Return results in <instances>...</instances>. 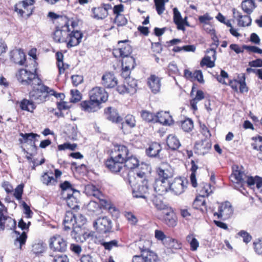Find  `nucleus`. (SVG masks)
Returning a JSON list of instances; mask_svg holds the SVG:
<instances>
[{"mask_svg":"<svg viewBox=\"0 0 262 262\" xmlns=\"http://www.w3.org/2000/svg\"><path fill=\"white\" fill-rule=\"evenodd\" d=\"M119 47L113 50L114 56L121 62L122 66H134L136 64L135 58L131 56L133 48L128 39L119 40Z\"/></svg>","mask_w":262,"mask_h":262,"instance_id":"f257e3e1","label":"nucleus"},{"mask_svg":"<svg viewBox=\"0 0 262 262\" xmlns=\"http://www.w3.org/2000/svg\"><path fill=\"white\" fill-rule=\"evenodd\" d=\"M231 179L232 182L236 184L234 187L238 189L244 194H245L243 191L245 190L243 188L244 185L247 183L249 187L252 188L256 184L257 180L256 177L253 178L247 176L237 166L233 167V172L231 176Z\"/></svg>","mask_w":262,"mask_h":262,"instance_id":"f03ea898","label":"nucleus"},{"mask_svg":"<svg viewBox=\"0 0 262 262\" xmlns=\"http://www.w3.org/2000/svg\"><path fill=\"white\" fill-rule=\"evenodd\" d=\"M32 90L29 92V98L35 104H40L49 99L50 94H54V90L44 85L40 80L38 84L31 86Z\"/></svg>","mask_w":262,"mask_h":262,"instance_id":"7ed1b4c3","label":"nucleus"},{"mask_svg":"<svg viewBox=\"0 0 262 262\" xmlns=\"http://www.w3.org/2000/svg\"><path fill=\"white\" fill-rule=\"evenodd\" d=\"M18 80L23 85L31 86L38 84L40 82V79L38 77L36 69L33 71L21 69L16 74Z\"/></svg>","mask_w":262,"mask_h":262,"instance_id":"20e7f679","label":"nucleus"},{"mask_svg":"<svg viewBox=\"0 0 262 262\" xmlns=\"http://www.w3.org/2000/svg\"><path fill=\"white\" fill-rule=\"evenodd\" d=\"M97 231L101 234H105L112 231V222L106 216L100 217L93 223Z\"/></svg>","mask_w":262,"mask_h":262,"instance_id":"39448f33","label":"nucleus"},{"mask_svg":"<svg viewBox=\"0 0 262 262\" xmlns=\"http://www.w3.org/2000/svg\"><path fill=\"white\" fill-rule=\"evenodd\" d=\"M137 90V81L135 79L129 78L123 84L117 87V92L120 94H128L130 95L136 93Z\"/></svg>","mask_w":262,"mask_h":262,"instance_id":"423d86ee","label":"nucleus"},{"mask_svg":"<svg viewBox=\"0 0 262 262\" xmlns=\"http://www.w3.org/2000/svg\"><path fill=\"white\" fill-rule=\"evenodd\" d=\"M89 97L91 100L100 104L107 101L108 94L104 89L96 86L89 92Z\"/></svg>","mask_w":262,"mask_h":262,"instance_id":"0eeeda50","label":"nucleus"},{"mask_svg":"<svg viewBox=\"0 0 262 262\" xmlns=\"http://www.w3.org/2000/svg\"><path fill=\"white\" fill-rule=\"evenodd\" d=\"M67 242L59 235H55L50 239V247L54 251L63 252L67 249Z\"/></svg>","mask_w":262,"mask_h":262,"instance_id":"6e6552de","label":"nucleus"},{"mask_svg":"<svg viewBox=\"0 0 262 262\" xmlns=\"http://www.w3.org/2000/svg\"><path fill=\"white\" fill-rule=\"evenodd\" d=\"M158 122L163 125H170L173 123L172 117L167 112H160L156 115L148 112V122Z\"/></svg>","mask_w":262,"mask_h":262,"instance_id":"1a4fd4ad","label":"nucleus"},{"mask_svg":"<svg viewBox=\"0 0 262 262\" xmlns=\"http://www.w3.org/2000/svg\"><path fill=\"white\" fill-rule=\"evenodd\" d=\"M35 0H24L16 3L14 6V11L20 16L23 17L25 13V11L23 10L21 8H23L26 11L27 17H29L33 13V9H28L29 6H32L34 4Z\"/></svg>","mask_w":262,"mask_h":262,"instance_id":"9d476101","label":"nucleus"},{"mask_svg":"<svg viewBox=\"0 0 262 262\" xmlns=\"http://www.w3.org/2000/svg\"><path fill=\"white\" fill-rule=\"evenodd\" d=\"M69 32H70L69 23L61 28L58 27V25H57L52 34L54 41L57 43L66 42L67 39V33Z\"/></svg>","mask_w":262,"mask_h":262,"instance_id":"9b49d317","label":"nucleus"},{"mask_svg":"<svg viewBox=\"0 0 262 262\" xmlns=\"http://www.w3.org/2000/svg\"><path fill=\"white\" fill-rule=\"evenodd\" d=\"M83 34L80 31L71 30L67 33V39H66L67 47L68 48L78 45L81 41Z\"/></svg>","mask_w":262,"mask_h":262,"instance_id":"f8f14e48","label":"nucleus"},{"mask_svg":"<svg viewBox=\"0 0 262 262\" xmlns=\"http://www.w3.org/2000/svg\"><path fill=\"white\" fill-rule=\"evenodd\" d=\"M16 222L11 217L4 215V209L0 208V231L5 229L13 230L16 228Z\"/></svg>","mask_w":262,"mask_h":262,"instance_id":"ddd939ff","label":"nucleus"},{"mask_svg":"<svg viewBox=\"0 0 262 262\" xmlns=\"http://www.w3.org/2000/svg\"><path fill=\"white\" fill-rule=\"evenodd\" d=\"M130 154L128 148L124 145H116L114 146L112 150L111 156L115 159L118 160L121 162H124V160Z\"/></svg>","mask_w":262,"mask_h":262,"instance_id":"4468645a","label":"nucleus"},{"mask_svg":"<svg viewBox=\"0 0 262 262\" xmlns=\"http://www.w3.org/2000/svg\"><path fill=\"white\" fill-rule=\"evenodd\" d=\"M233 213V210L231 204L229 202H226L220 206L219 212H214V215H216L218 219L225 220L230 217Z\"/></svg>","mask_w":262,"mask_h":262,"instance_id":"2eb2a0df","label":"nucleus"},{"mask_svg":"<svg viewBox=\"0 0 262 262\" xmlns=\"http://www.w3.org/2000/svg\"><path fill=\"white\" fill-rule=\"evenodd\" d=\"M10 60L14 63L23 66L26 62V55L21 49H15L10 53Z\"/></svg>","mask_w":262,"mask_h":262,"instance_id":"dca6fc26","label":"nucleus"},{"mask_svg":"<svg viewBox=\"0 0 262 262\" xmlns=\"http://www.w3.org/2000/svg\"><path fill=\"white\" fill-rule=\"evenodd\" d=\"M153 187L158 194L163 195L169 189V181L161 178L156 179Z\"/></svg>","mask_w":262,"mask_h":262,"instance_id":"f3484780","label":"nucleus"},{"mask_svg":"<svg viewBox=\"0 0 262 262\" xmlns=\"http://www.w3.org/2000/svg\"><path fill=\"white\" fill-rule=\"evenodd\" d=\"M157 172L160 178L169 181V179L173 177V170L167 163H163L158 168Z\"/></svg>","mask_w":262,"mask_h":262,"instance_id":"a211bd4d","label":"nucleus"},{"mask_svg":"<svg viewBox=\"0 0 262 262\" xmlns=\"http://www.w3.org/2000/svg\"><path fill=\"white\" fill-rule=\"evenodd\" d=\"M105 164L112 172L116 173L120 172L122 168L123 162L115 159L111 156L110 158L106 161Z\"/></svg>","mask_w":262,"mask_h":262,"instance_id":"6ab92c4d","label":"nucleus"},{"mask_svg":"<svg viewBox=\"0 0 262 262\" xmlns=\"http://www.w3.org/2000/svg\"><path fill=\"white\" fill-rule=\"evenodd\" d=\"M76 223V217L75 215L72 211H66L63 221L64 230L65 231H68L72 228H74Z\"/></svg>","mask_w":262,"mask_h":262,"instance_id":"aec40b11","label":"nucleus"},{"mask_svg":"<svg viewBox=\"0 0 262 262\" xmlns=\"http://www.w3.org/2000/svg\"><path fill=\"white\" fill-rule=\"evenodd\" d=\"M211 147V143L208 140L198 141L195 144V152L199 155H205L207 153Z\"/></svg>","mask_w":262,"mask_h":262,"instance_id":"412c9836","label":"nucleus"},{"mask_svg":"<svg viewBox=\"0 0 262 262\" xmlns=\"http://www.w3.org/2000/svg\"><path fill=\"white\" fill-rule=\"evenodd\" d=\"M117 83V78L113 73H106L102 77V84L106 88H113L116 86Z\"/></svg>","mask_w":262,"mask_h":262,"instance_id":"4be33fe9","label":"nucleus"},{"mask_svg":"<svg viewBox=\"0 0 262 262\" xmlns=\"http://www.w3.org/2000/svg\"><path fill=\"white\" fill-rule=\"evenodd\" d=\"M169 189L177 195L182 193L186 187L184 185V181L181 178H176L172 183L169 182Z\"/></svg>","mask_w":262,"mask_h":262,"instance_id":"5701e85b","label":"nucleus"},{"mask_svg":"<svg viewBox=\"0 0 262 262\" xmlns=\"http://www.w3.org/2000/svg\"><path fill=\"white\" fill-rule=\"evenodd\" d=\"M163 213L164 214L163 217L164 222L169 227L176 226V215L171 208H167V209L164 210Z\"/></svg>","mask_w":262,"mask_h":262,"instance_id":"b1692460","label":"nucleus"},{"mask_svg":"<svg viewBox=\"0 0 262 262\" xmlns=\"http://www.w3.org/2000/svg\"><path fill=\"white\" fill-rule=\"evenodd\" d=\"M148 85L153 94L159 93L161 86L160 78L155 75H151L148 81Z\"/></svg>","mask_w":262,"mask_h":262,"instance_id":"393cba45","label":"nucleus"},{"mask_svg":"<svg viewBox=\"0 0 262 262\" xmlns=\"http://www.w3.org/2000/svg\"><path fill=\"white\" fill-rule=\"evenodd\" d=\"M105 114L106 118L113 122L119 123L122 120L117 111L112 107H108L105 110Z\"/></svg>","mask_w":262,"mask_h":262,"instance_id":"a878e982","label":"nucleus"},{"mask_svg":"<svg viewBox=\"0 0 262 262\" xmlns=\"http://www.w3.org/2000/svg\"><path fill=\"white\" fill-rule=\"evenodd\" d=\"M147 191V181L142 182V184L138 186L137 190L133 189L132 193L134 198L146 199Z\"/></svg>","mask_w":262,"mask_h":262,"instance_id":"bb28decb","label":"nucleus"},{"mask_svg":"<svg viewBox=\"0 0 262 262\" xmlns=\"http://www.w3.org/2000/svg\"><path fill=\"white\" fill-rule=\"evenodd\" d=\"M85 192L87 195L93 196L96 198L101 200L103 194L99 188L93 184H89L85 186Z\"/></svg>","mask_w":262,"mask_h":262,"instance_id":"cd10ccee","label":"nucleus"},{"mask_svg":"<svg viewBox=\"0 0 262 262\" xmlns=\"http://www.w3.org/2000/svg\"><path fill=\"white\" fill-rule=\"evenodd\" d=\"M48 16L51 18L56 19L57 25L58 27H63L69 23V18L65 15H59L53 12H49Z\"/></svg>","mask_w":262,"mask_h":262,"instance_id":"c85d7f7f","label":"nucleus"},{"mask_svg":"<svg viewBox=\"0 0 262 262\" xmlns=\"http://www.w3.org/2000/svg\"><path fill=\"white\" fill-rule=\"evenodd\" d=\"M173 21L177 26V28L179 30H184V25L186 24L185 19H183L182 18L181 15L179 11L177 8L173 9Z\"/></svg>","mask_w":262,"mask_h":262,"instance_id":"c756f323","label":"nucleus"},{"mask_svg":"<svg viewBox=\"0 0 262 262\" xmlns=\"http://www.w3.org/2000/svg\"><path fill=\"white\" fill-rule=\"evenodd\" d=\"M80 105L82 110L85 112H94L99 108V104L94 102L90 99V100L82 101Z\"/></svg>","mask_w":262,"mask_h":262,"instance_id":"7c9ffc66","label":"nucleus"},{"mask_svg":"<svg viewBox=\"0 0 262 262\" xmlns=\"http://www.w3.org/2000/svg\"><path fill=\"white\" fill-rule=\"evenodd\" d=\"M209 55L206 56L201 61V66H214V61L216 60L214 49H211L207 51Z\"/></svg>","mask_w":262,"mask_h":262,"instance_id":"2f4dec72","label":"nucleus"},{"mask_svg":"<svg viewBox=\"0 0 262 262\" xmlns=\"http://www.w3.org/2000/svg\"><path fill=\"white\" fill-rule=\"evenodd\" d=\"M40 180L42 183L47 186L55 185L57 183V179L53 177L52 171L45 172L41 177Z\"/></svg>","mask_w":262,"mask_h":262,"instance_id":"473e14b6","label":"nucleus"},{"mask_svg":"<svg viewBox=\"0 0 262 262\" xmlns=\"http://www.w3.org/2000/svg\"><path fill=\"white\" fill-rule=\"evenodd\" d=\"M242 10L247 14H251L256 7L254 0H244L241 5Z\"/></svg>","mask_w":262,"mask_h":262,"instance_id":"72a5a7b5","label":"nucleus"},{"mask_svg":"<svg viewBox=\"0 0 262 262\" xmlns=\"http://www.w3.org/2000/svg\"><path fill=\"white\" fill-rule=\"evenodd\" d=\"M92 12V17L96 19H103L108 15V12L106 9L101 6L93 8Z\"/></svg>","mask_w":262,"mask_h":262,"instance_id":"f704fd0d","label":"nucleus"},{"mask_svg":"<svg viewBox=\"0 0 262 262\" xmlns=\"http://www.w3.org/2000/svg\"><path fill=\"white\" fill-rule=\"evenodd\" d=\"M19 107L23 111L32 113L36 106L31 99L28 100L24 98L19 102Z\"/></svg>","mask_w":262,"mask_h":262,"instance_id":"c9c22d12","label":"nucleus"},{"mask_svg":"<svg viewBox=\"0 0 262 262\" xmlns=\"http://www.w3.org/2000/svg\"><path fill=\"white\" fill-rule=\"evenodd\" d=\"M139 161L135 156L129 154L123 162L124 166L127 169H134L139 165Z\"/></svg>","mask_w":262,"mask_h":262,"instance_id":"e433bc0d","label":"nucleus"},{"mask_svg":"<svg viewBox=\"0 0 262 262\" xmlns=\"http://www.w3.org/2000/svg\"><path fill=\"white\" fill-rule=\"evenodd\" d=\"M151 202L158 210H164L168 208V206L163 203L162 194L154 195L151 199Z\"/></svg>","mask_w":262,"mask_h":262,"instance_id":"4c0bfd02","label":"nucleus"},{"mask_svg":"<svg viewBox=\"0 0 262 262\" xmlns=\"http://www.w3.org/2000/svg\"><path fill=\"white\" fill-rule=\"evenodd\" d=\"M67 196L62 197L66 201L68 207L71 209H75L78 208V200L73 195V193H67Z\"/></svg>","mask_w":262,"mask_h":262,"instance_id":"58836bf2","label":"nucleus"},{"mask_svg":"<svg viewBox=\"0 0 262 262\" xmlns=\"http://www.w3.org/2000/svg\"><path fill=\"white\" fill-rule=\"evenodd\" d=\"M166 143L172 150H176L181 146L179 140L173 135H169L167 137Z\"/></svg>","mask_w":262,"mask_h":262,"instance_id":"ea45409f","label":"nucleus"},{"mask_svg":"<svg viewBox=\"0 0 262 262\" xmlns=\"http://www.w3.org/2000/svg\"><path fill=\"white\" fill-rule=\"evenodd\" d=\"M161 149V145L159 143L156 142L151 143L148 147V156L156 157Z\"/></svg>","mask_w":262,"mask_h":262,"instance_id":"a19ab883","label":"nucleus"},{"mask_svg":"<svg viewBox=\"0 0 262 262\" xmlns=\"http://www.w3.org/2000/svg\"><path fill=\"white\" fill-rule=\"evenodd\" d=\"M238 25L239 27H246L251 25L252 19L248 15H243L240 13L237 12Z\"/></svg>","mask_w":262,"mask_h":262,"instance_id":"79ce46f5","label":"nucleus"},{"mask_svg":"<svg viewBox=\"0 0 262 262\" xmlns=\"http://www.w3.org/2000/svg\"><path fill=\"white\" fill-rule=\"evenodd\" d=\"M19 136L21 138L19 139L18 141L21 144L27 143L29 141L32 142L33 140H35L36 137H39V135L33 133L25 134L20 133H19Z\"/></svg>","mask_w":262,"mask_h":262,"instance_id":"37998d69","label":"nucleus"},{"mask_svg":"<svg viewBox=\"0 0 262 262\" xmlns=\"http://www.w3.org/2000/svg\"><path fill=\"white\" fill-rule=\"evenodd\" d=\"M181 128L185 132H189L193 128V122L189 118L186 119L179 122Z\"/></svg>","mask_w":262,"mask_h":262,"instance_id":"c03bdc74","label":"nucleus"},{"mask_svg":"<svg viewBox=\"0 0 262 262\" xmlns=\"http://www.w3.org/2000/svg\"><path fill=\"white\" fill-rule=\"evenodd\" d=\"M204 98V94L202 91L198 90L197 91L196 96L194 98L190 101V105L191 107L194 110H196L198 109L197 107V103L199 101L203 100Z\"/></svg>","mask_w":262,"mask_h":262,"instance_id":"a18cd8bd","label":"nucleus"},{"mask_svg":"<svg viewBox=\"0 0 262 262\" xmlns=\"http://www.w3.org/2000/svg\"><path fill=\"white\" fill-rule=\"evenodd\" d=\"M206 202L204 200V195L201 194L198 196L194 200L193 203V206L194 208L197 209L203 210L202 207H205Z\"/></svg>","mask_w":262,"mask_h":262,"instance_id":"49530a36","label":"nucleus"},{"mask_svg":"<svg viewBox=\"0 0 262 262\" xmlns=\"http://www.w3.org/2000/svg\"><path fill=\"white\" fill-rule=\"evenodd\" d=\"M59 187L62 191V197L66 195L67 192V193H74V189L72 188L71 183L69 181H66L61 183Z\"/></svg>","mask_w":262,"mask_h":262,"instance_id":"de8ad7c7","label":"nucleus"},{"mask_svg":"<svg viewBox=\"0 0 262 262\" xmlns=\"http://www.w3.org/2000/svg\"><path fill=\"white\" fill-rule=\"evenodd\" d=\"M28 55L29 56V60L32 61L31 64L33 66L38 65V57L37 56V49L36 48H31L28 52Z\"/></svg>","mask_w":262,"mask_h":262,"instance_id":"09e8293b","label":"nucleus"},{"mask_svg":"<svg viewBox=\"0 0 262 262\" xmlns=\"http://www.w3.org/2000/svg\"><path fill=\"white\" fill-rule=\"evenodd\" d=\"M27 238V235L26 233L23 232L21 234L19 235L14 241V245L18 247V248L21 250L22 249V247L25 244L26 239Z\"/></svg>","mask_w":262,"mask_h":262,"instance_id":"8fccbe9b","label":"nucleus"},{"mask_svg":"<svg viewBox=\"0 0 262 262\" xmlns=\"http://www.w3.org/2000/svg\"><path fill=\"white\" fill-rule=\"evenodd\" d=\"M169 0H154L157 11L161 15L165 10V4Z\"/></svg>","mask_w":262,"mask_h":262,"instance_id":"3c124183","label":"nucleus"},{"mask_svg":"<svg viewBox=\"0 0 262 262\" xmlns=\"http://www.w3.org/2000/svg\"><path fill=\"white\" fill-rule=\"evenodd\" d=\"M45 249V246L42 243H35L32 245L31 251L34 254L38 255L43 253Z\"/></svg>","mask_w":262,"mask_h":262,"instance_id":"603ef678","label":"nucleus"},{"mask_svg":"<svg viewBox=\"0 0 262 262\" xmlns=\"http://www.w3.org/2000/svg\"><path fill=\"white\" fill-rule=\"evenodd\" d=\"M125 124L127 125L130 128L134 127L136 126V120L135 117L131 115H127L125 117L124 122H122V126Z\"/></svg>","mask_w":262,"mask_h":262,"instance_id":"864d4df0","label":"nucleus"},{"mask_svg":"<svg viewBox=\"0 0 262 262\" xmlns=\"http://www.w3.org/2000/svg\"><path fill=\"white\" fill-rule=\"evenodd\" d=\"M114 23L117 26H124L127 23V19L123 14L116 16L114 19Z\"/></svg>","mask_w":262,"mask_h":262,"instance_id":"5fc2aeb1","label":"nucleus"},{"mask_svg":"<svg viewBox=\"0 0 262 262\" xmlns=\"http://www.w3.org/2000/svg\"><path fill=\"white\" fill-rule=\"evenodd\" d=\"M71 98H70V102L76 103L80 100L81 96L80 92L77 90H71Z\"/></svg>","mask_w":262,"mask_h":262,"instance_id":"6e6d98bb","label":"nucleus"},{"mask_svg":"<svg viewBox=\"0 0 262 262\" xmlns=\"http://www.w3.org/2000/svg\"><path fill=\"white\" fill-rule=\"evenodd\" d=\"M118 241L114 239L108 242H103L101 244L104 248L105 250H111L113 247L118 246Z\"/></svg>","mask_w":262,"mask_h":262,"instance_id":"4d7b16f0","label":"nucleus"},{"mask_svg":"<svg viewBox=\"0 0 262 262\" xmlns=\"http://www.w3.org/2000/svg\"><path fill=\"white\" fill-rule=\"evenodd\" d=\"M24 187V185L23 184H20L18 185L14 190L13 195L18 200L21 199Z\"/></svg>","mask_w":262,"mask_h":262,"instance_id":"13d9d810","label":"nucleus"},{"mask_svg":"<svg viewBox=\"0 0 262 262\" xmlns=\"http://www.w3.org/2000/svg\"><path fill=\"white\" fill-rule=\"evenodd\" d=\"M216 79L219 82L227 85L228 83L226 80L229 79L228 74L225 71L221 70V74L217 76Z\"/></svg>","mask_w":262,"mask_h":262,"instance_id":"bf43d9fd","label":"nucleus"},{"mask_svg":"<svg viewBox=\"0 0 262 262\" xmlns=\"http://www.w3.org/2000/svg\"><path fill=\"white\" fill-rule=\"evenodd\" d=\"M129 67H122L121 73L120 74L121 77L123 78L125 81L127 80L130 74L131 69Z\"/></svg>","mask_w":262,"mask_h":262,"instance_id":"052dcab7","label":"nucleus"},{"mask_svg":"<svg viewBox=\"0 0 262 262\" xmlns=\"http://www.w3.org/2000/svg\"><path fill=\"white\" fill-rule=\"evenodd\" d=\"M201 194L204 195L205 196H208L210 193L212 192L211 186L209 184H206L200 191Z\"/></svg>","mask_w":262,"mask_h":262,"instance_id":"680f3d73","label":"nucleus"},{"mask_svg":"<svg viewBox=\"0 0 262 262\" xmlns=\"http://www.w3.org/2000/svg\"><path fill=\"white\" fill-rule=\"evenodd\" d=\"M53 257V262H69V259L66 255H51Z\"/></svg>","mask_w":262,"mask_h":262,"instance_id":"e2e57ef3","label":"nucleus"},{"mask_svg":"<svg viewBox=\"0 0 262 262\" xmlns=\"http://www.w3.org/2000/svg\"><path fill=\"white\" fill-rule=\"evenodd\" d=\"M254 149L262 151V137L258 136L256 138L255 142L252 144Z\"/></svg>","mask_w":262,"mask_h":262,"instance_id":"0e129e2a","label":"nucleus"},{"mask_svg":"<svg viewBox=\"0 0 262 262\" xmlns=\"http://www.w3.org/2000/svg\"><path fill=\"white\" fill-rule=\"evenodd\" d=\"M238 235L242 237L243 241L246 243H248L252 239L251 236L246 231L241 230L238 233Z\"/></svg>","mask_w":262,"mask_h":262,"instance_id":"69168bd1","label":"nucleus"},{"mask_svg":"<svg viewBox=\"0 0 262 262\" xmlns=\"http://www.w3.org/2000/svg\"><path fill=\"white\" fill-rule=\"evenodd\" d=\"M169 246L173 249H180L181 248V244L177 240L171 238L169 241Z\"/></svg>","mask_w":262,"mask_h":262,"instance_id":"338daca9","label":"nucleus"},{"mask_svg":"<svg viewBox=\"0 0 262 262\" xmlns=\"http://www.w3.org/2000/svg\"><path fill=\"white\" fill-rule=\"evenodd\" d=\"M124 11V6L120 4L119 5H115L113 9V12L114 15L118 16L121 15V13Z\"/></svg>","mask_w":262,"mask_h":262,"instance_id":"774afa93","label":"nucleus"}]
</instances>
